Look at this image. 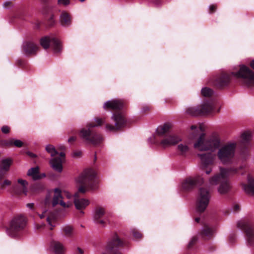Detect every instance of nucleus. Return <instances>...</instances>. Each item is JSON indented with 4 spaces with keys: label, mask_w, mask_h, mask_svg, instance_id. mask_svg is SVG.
Segmentation results:
<instances>
[{
    "label": "nucleus",
    "mask_w": 254,
    "mask_h": 254,
    "mask_svg": "<svg viewBox=\"0 0 254 254\" xmlns=\"http://www.w3.org/2000/svg\"><path fill=\"white\" fill-rule=\"evenodd\" d=\"M1 131L4 134H8L10 132V128L7 126H3L1 128Z\"/></svg>",
    "instance_id": "43"
},
{
    "label": "nucleus",
    "mask_w": 254,
    "mask_h": 254,
    "mask_svg": "<svg viewBox=\"0 0 254 254\" xmlns=\"http://www.w3.org/2000/svg\"><path fill=\"white\" fill-rule=\"evenodd\" d=\"M46 150L47 152L50 154L51 156L52 157L55 156L58 153V151L56 150L55 147L51 144L46 146Z\"/></svg>",
    "instance_id": "34"
},
{
    "label": "nucleus",
    "mask_w": 254,
    "mask_h": 254,
    "mask_svg": "<svg viewBox=\"0 0 254 254\" xmlns=\"http://www.w3.org/2000/svg\"><path fill=\"white\" fill-rule=\"evenodd\" d=\"M79 253V247H78L77 248L76 254H78Z\"/></svg>",
    "instance_id": "60"
},
{
    "label": "nucleus",
    "mask_w": 254,
    "mask_h": 254,
    "mask_svg": "<svg viewBox=\"0 0 254 254\" xmlns=\"http://www.w3.org/2000/svg\"><path fill=\"white\" fill-rule=\"evenodd\" d=\"M201 238L205 240H208L212 239L214 236V231L206 224H204L203 228L199 232Z\"/></svg>",
    "instance_id": "22"
},
{
    "label": "nucleus",
    "mask_w": 254,
    "mask_h": 254,
    "mask_svg": "<svg viewBox=\"0 0 254 254\" xmlns=\"http://www.w3.org/2000/svg\"><path fill=\"white\" fill-rule=\"evenodd\" d=\"M96 175V171L92 168L86 169L80 174V193L97 189Z\"/></svg>",
    "instance_id": "6"
},
{
    "label": "nucleus",
    "mask_w": 254,
    "mask_h": 254,
    "mask_svg": "<svg viewBox=\"0 0 254 254\" xmlns=\"http://www.w3.org/2000/svg\"><path fill=\"white\" fill-rule=\"evenodd\" d=\"M204 182L200 177L186 178L182 184V188L184 191H190L194 189L197 185Z\"/></svg>",
    "instance_id": "15"
},
{
    "label": "nucleus",
    "mask_w": 254,
    "mask_h": 254,
    "mask_svg": "<svg viewBox=\"0 0 254 254\" xmlns=\"http://www.w3.org/2000/svg\"><path fill=\"white\" fill-rule=\"evenodd\" d=\"M198 240V237L197 236H194L193 237L190 241L189 243L188 244L187 246V249L188 250L191 249L193 246L196 244V242Z\"/></svg>",
    "instance_id": "37"
},
{
    "label": "nucleus",
    "mask_w": 254,
    "mask_h": 254,
    "mask_svg": "<svg viewBox=\"0 0 254 254\" xmlns=\"http://www.w3.org/2000/svg\"><path fill=\"white\" fill-rule=\"evenodd\" d=\"M43 3H44V6L43 8V12L45 14H48L49 13H51L52 10V7L47 4V2L48 0H42Z\"/></svg>",
    "instance_id": "36"
},
{
    "label": "nucleus",
    "mask_w": 254,
    "mask_h": 254,
    "mask_svg": "<svg viewBox=\"0 0 254 254\" xmlns=\"http://www.w3.org/2000/svg\"><path fill=\"white\" fill-rule=\"evenodd\" d=\"M76 137H75L74 136H72L69 138L68 141L70 143H72L76 140Z\"/></svg>",
    "instance_id": "48"
},
{
    "label": "nucleus",
    "mask_w": 254,
    "mask_h": 254,
    "mask_svg": "<svg viewBox=\"0 0 254 254\" xmlns=\"http://www.w3.org/2000/svg\"><path fill=\"white\" fill-rule=\"evenodd\" d=\"M105 211L103 207L98 206L96 207L94 215V221L102 226H104L107 222H109L108 217L105 215Z\"/></svg>",
    "instance_id": "16"
},
{
    "label": "nucleus",
    "mask_w": 254,
    "mask_h": 254,
    "mask_svg": "<svg viewBox=\"0 0 254 254\" xmlns=\"http://www.w3.org/2000/svg\"><path fill=\"white\" fill-rule=\"evenodd\" d=\"M250 65L254 70V60H252L251 62Z\"/></svg>",
    "instance_id": "56"
},
{
    "label": "nucleus",
    "mask_w": 254,
    "mask_h": 254,
    "mask_svg": "<svg viewBox=\"0 0 254 254\" xmlns=\"http://www.w3.org/2000/svg\"><path fill=\"white\" fill-rule=\"evenodd\" d=\"M23 145V143L21 140L13 138L8 140H0V146L3 147H10L12 146L21 147Z\"/></svg>",
    "instance_id": "23"
},
{
    "label": "nucleus",
    "mask_w": 254,
    "mask_h": 254,
    "mask_svg": "<svg viewBox=\"0 0 254 254\" xmlns=\"http://www.w3.org/2000/svg\"><path fill=\"white\" fill-rule=\"evenodd\" d=\"M240 210V206L238 204H235L233 206V210L235 212H238Z\"/></svg>",
    "instance_id": "47"
},
{
    "label": "nucleus",
    "mask_w": 254,
    "mask_h": 254,
    "mask_svg": "<svg viewBox=\"0 0 254 254\" xmlns=\"http://www.w3.org/2000/svg\"><path fill=\"white\" fill-rule=\"evenodd\" d=\"M11 185V181L8 180H4L3 181H1L0 183V186L1 189H3L6 187L9 186Z\"/></svg>",
    "instance_id": "40"
},
{
    "label": "nucleus",
    "mask_w": 254,
    "mask_h": 254,
    "mask_svg": "<svg viewBox=\"0 0 254 254\" xmlns=\"http://www.w3.org/2000/svg\"><path fill=\"white\" fill-rule=\"evenodd\" d=\"M26 225V220L24 216H16L11 220L7 233L12 238H17L20 235Z\"/></svg>",
    "instance_id": "9"
},
{
    "label": "nucleus",
    "mask_w": 254,
    "mask_h": 254,
    "mask_svg": "<svg viewBox=\"0 0 254 254\" xmlns=\"http://www.w3.org/2000/svg\"><path fill=\"white\" fill-rule=\"evenodd\" d=\"M64 235L66 237H71L73 232V228L70 225H66L62 228Z\"/></svg>",
    "instance_id": "31"
},
{
    "label": "nucleus",
    "mask_w": 254,
    "mask_h": 254,
    "mask_svg": "<svg viewBox=\"0 0 254 254\" xmlns=\"http://www.w3.org/2000/svg\"><path fill=\"white\" fill-rule=\"evenodd\" d=\"M26 206L27 207L29 208L31 210H34V203H27L26 204Z\"/></svg>",
    "instance_id": "50"
},
{
    "label": "nucleus",
    "mask_w": 254,
    "mask_h": 254,
    "mask_svg": "<svg viewBox=\"0 0 254 254\" xmlns=\"http://www.w3.org/2000/svg\"><path fill=\"white\" fill-rule=\"evenodd\" d=\"M190 128H191V129L193 130V129H195L197 128V127L195 125H192L191 126Z\"/></svg>",
    "instance_id": "58"
},
{
    "label": "nucleus",
    "mask_w": 254,
    "mask_h": 254,
    "mask_svg": "<svg viewBox=\"0 0 254 254\" xmlns=\"http://www.w3.org/2000/svg\"><path fill=\"white\" fill-rule=\"evenodd\" d=\"M234 76L242 79L249 87L254 86V72L245 65H241L238 72H221L214 78L213 85L218 89L227 88L230 86Z\"/></svg>",
    "instance_id": "2"
},
{
    "label": "nucleus",
    "mask_w": 254,
    "mask_h": 254,
    "mask_svg": "<svg viewBox=\"0 0 254 254\" xmlns=\"http://www.w3.org/2000/svg\"><path fill=\"white\" fill-rule=\"evenodd\" d=\"M237 227L243 231L247 245L254 252V225L248 220H241L237 223Z\"/></svg>",
    "instance_id": "11"
},
{
    "label": "nucleus",
    "mask_w": 254,
    "mask_h": 254,
    "mask_svg": "<svg viewBox=\"0 0 254 254\" xmlns=\"http://www.w3.org/2000/svg\"><path fill=\"white\" fill-rule=\"evenodd\" d=\"M38 215H39V217L41 218V219H43L44 218L45 216H46V211H44L43 212L42 214H38Z\"/></svg>",
    "instance_id": "55"
},
{
    "label": "nucleus",
    "mask_w": 254,
    "mask_h": 254,
    "mask_svg": "<svg viewBox=\"0 0 254 254\" xmlns=\"http://www.w3.org/2000/svg\"><path fill=\"white\" fill-rule=\"evenodd\" d=\"M128 243L122 240L119 236L115 234L112 239L109 242L106 249V252L103 254H122L118 248L127 247Z\"/></svg>",
    "instance_id": "13"
},
{
    "label": "nucleus",
    "mask_w": 254,
    "mask_h": 254,
    "mask_svg": "<svg viewBox=\"0 0 254 254\" xmlns=\"http://www.w3.org/2000/svg\"><path fill=\"white\" fill-rule=\"evenodd\" d=\"M42 188V185L39 184H35L32 185L31 189L33 192H37L41 190Z\"/></svg>",
    "instance_id": "39"
},
{
    "label": "nucleus",
    "mask_w": 254,
    "mask_h": 254,
    "mask_svg": "<svg viewBox=\"0 0 254 254\" xmlns=\"http://www.w3.org/2000/svg\"><path fill=\"white\" fill-rule=\"evenodd\" d=\"M210 197V192L208 188L202 187L199 189L196 203V211L200 217L195 218L196 222L199 223L202 213L206 210Z\"/></svg>",
    "instance_id": "8"
},
{
    "label": "nucleus",
    "mask_w": 254,
    "mask_h": 254,
    "mask_svg": "<svg viewBox=\"0 0 254 254\" xmlns=\"http://www.w3.org/2000/svg\"><path fill=\"white\" fill-rule=\"evenodd\" d=\"M104 122V120L96 118L95 122H92L88 124V129H80V136H82L86 144L94 146L100 145L103 141V137L100 133L94 131L92 128L100 126Z\"/></svg>",
    "instance_id": "5"
},
{
    "label": "nucleus",
    "mask_w": 254,
    "mask_h": 254,
    "mask_svg": "<svg viewBox=\"0 0 254 254\" xmlns=\"http://www.w3.org/2000/svg\"><path fill=\"white\" fill-rule=\"evenodd\" d=\"M199 128H200V130L203 131V128L201 126H200Z\"/></svg>",
    "instance_id": "62"
},
{
    "label": "nucleus",
    "mask_w": 254,
    "mask_h": 254,
    "mask_svg": "<svg viewBox=\"0 0 254 254\" xmlns=\"http://www.w3.org/2000/svg\"><path fill=\"white\" fill-rule=\"evenodd\" d=\"M12 160L10 158H6L1 160L0 164V169L8 171L12 164Z\"/></svg>",
    "instance_id": "29"
},
{
    "label": "nucleus",
    "mask_w": 254,
    "mask_h": 254,
    "mask_svg": "<svg viewBox=\"0 0 254 254\" xmlns=\"http://www.w3.org/2000/svg\"><path fill=\"white\" fill-rule=\"evenodd\" d=\"M51 248L55 254H64L65 253L64 246L59 242L53 241L51 243Z\"/></svg>",
    "instance_id": "27"
},
{
    "label": "nucleus",
    "mask_w": 254,
    "mask_h": 254,
    "mask_svg": "<svg viewBox=\"0 0 254 254\" xmlns=\"http://www.w3.org/2000/svg\"><path fill=\"white\" fill-rule=\"evenodd\" d=\"M236 147V142H228L222 146L217 153V156L221 162L223 164L231 162L235 154Z\"/></svg>",
    "instance_id": "10"
},
{
    "label": "nucleus",
    "mask_w": 254,
    "mask_h": 254,
    "mask_svg": "<svg viewBox=\"0 0 254 254\" xmlns=\"http://www.w3.org/2000/svg\"><path fill=\"white\" fill-rule=\"evenodd\" d=\"M96 160H97V157H96V153H95V155H94V160H93L94 163H95L96 162Z\"/></svg>",
    "instance_id": "59"
},
{
    "label": "nucleus",
    "mask_w": 254,
    "mask_h": 254,
    "mask_svg": "<svg viewBox=\"0 0 254 254\" xmlns=\"http://www.w3.org/2000/svg\"><path fill=\"white\" fill-rule=\"evenodd\" d=\"M201 94L204 97H211L214 94L213 90L208 87H204L201 89Z\"/></svg>",
    "instance_id": "33"
},
{
    "label": "nucleus",
    "mask_w": 254,
    "mask_h": 254,
    "mask_svg": "<svg viewBox=\"0 0 254 254\" xmlns=\"http://www.w3.org/2000/svg\"><path fill=\"white\" fill-rule=\"evenodd\" d=\"M80 254H82L83 253V251L81 249H80Z\"/></svg>",
    "instance_id": "61"
},
{
    "label": "nucleus",
    "mask_w": 254,
    "mask_h": 254,
    "mask_svg": "<svg viewBox=\"0 0 254 254\" xmlns=\"http://www.w3.org/2000/svg\"><path fill=\"white\" fill-rule=\"evenodd\" d=\"M12 5V2L10 1H6L3 3V6L4 7H7Z\"/></svg>",
    "instance_id": "53"
},
{
    "label": "nucleus",
    "mask_w": 254,
    "mask_h": 254,
    "mask_svg": "<svg viewBox=\"0 0 254 254\" xmlns=\"http://www.w3.org/2000/svg\"><path fill=\"white\" fill-rule=\"evenodd\" d=\"M189 151V148L188 145L183 144H180L178 146V152L182 156H185Z\"/></svg>",
    "instance_id": "30"
},
{
    "label": "nucleus",
    "mask_w": 254,
    "mask_h": 254,
    "mask_svg": "<svg viewBox=\"0 0 254 254\" xmlns=\"http://www.w3.org/2000/svg\"><path fill=\"white\" fill-rule=\"evenodd\" d=\"M131 232L134 239L138 240L142 238V234L137 230L133 229Z\"/></svg>",
    "instance_id": "38"
},
{
    "label": "nucleus",
    "mask_w": 254,
    "mask_h": 254,
    "mask_svg": "<svg viewBox=\"0 0 254 254\" xmlns=\"http://www.w3.org/2000/svg\"><path fill=\"white\" fill-rule=\"evenodd\" d=\"M18 184L12 186V191L16 194H26L27 192L28 183L21 179L18 180Z\"/></svg>",
    "instance_id": "19"
},
{
    "label": "nucleus",
    "mask_w": 254,
    "mask_h": 254,
    "mask_svg": "<svg viewBox=\"0 0 254 254\" xmlns=\"http://www.w3.org/2000/svg\"><path fill=\"white\" fill-rule=\"evenodd\" d=\"M16 64L19 67H23L26 65V62L23 60L19 59L16 62Z\"/></svg>",
    "instance_id": "41"
},
{
    "label": "nucleus",
    "mask_w": 254,
    "mask_h": 254,
    "mask_svg": "<svg viewBox=\"0 0 254 254\" xmlns=\"http://www.w3.org/2000/svg\"><path fill=\"white\" fill-rule=\"evenodd\" d=\"M89 203L90 201L88 199L80 198V217L84 213L83 209L86 207Z\"/></svg>",
    "instance_id": "32"
},
{
    "label": "nucleus",
    "mask_w": 254,
    "mask_h": 254,
    "mask_svg": "<svg viewBox=\"0 0 254 254\" xmlns=\"http://www.w3.org/2000/svg\"><path fill=\"white\" fill-rule=\"evenodd\" d=\"M171 124L167 123L162 126H159L156 129L158 136L162 138L160 144L163 147L175 145L181 140L180 137L171 133Z\"/></svg>",
    "instance_id": "7"
},
{
    "label": "nucleus",
    "mask_w": 254,
    "mask_h": 254,
    "mask_svg": "<svg viewBox=\"0 0 254 254\" xmlns=\"http://www.w3.org/2000/svg\"><path fill=\"white\" fill-rule=\"evenodd\" d=\"M61 190L56 188L54 190V195L51 203L53 207H55L58 204H60L64 208L69 207L71 205V203H66L63 200V196L61 194Z\"/></svg>",
    "instance_id": "18"
},
{
    "label": "nucleus",
    "mask_w": 254,
    "mask_h": 254,
    "mask_svg": "<svg viewBox=\"0 0 254 254\" xmlns=\"http://www.w3.org/2000/svg\"><path fill=\"white\" fill-rule=\"evenodd\" d=\"M79 181V179H78V178L76 179V182H77V183L78 184V182Z\"/></svg>",
    "instance_id": "64"
},
{
    "label": "nucleus",
    "mask_w": 254,
    "mask_h": 254,
    "mask_svg": "<svg viewBox=\"0 0 254 254\" xmlns=\"http://www.w3.org/2000/svg\"><path fill=\"white\" fill-rule=\"evenodd\" d=\"M215 108V102L210 101L200 106L188 108L187 109V113L193 116L207 115L213 113Z\"/></svg>",
    "instance_id": "12"
},
{
    "label": "nucleus",
    "mask_w": 254,
    "mask_h": 254,
    "mask_svg": "<svg viewBox=\"0 0 254 254\" xmlns=\"http://www.w3.org/2000/svg\"><path fill=\"white\" fill-rule=\"evenodd\" d=\"M27 175L31 177L34 180H38L43 179L46 177L44 173L40 174L39 172V168L35 167L28 170Z\"/></svg>",
    "instance_id": "24"
},
{
    "label": "nucleus",
    "mask_w": 254,
    "mask_h": 254,
    "mask_svg": "<svg viewBox=\"0 0 254 254\" xmlns=\"http://www.w3.org/2000/svg\"><path fill=\"white\" fill-rule=\"evenodd\" d=\"M69 0H58V4L59 5L66 6L69 4Z\"/></svg>",
    "instance_id": "42"
},
{
    "label": "nucleus",
    "mask_w": 254,
    "mask_h": 254,
    "mask_svg": "<svg viewBox=\"0 0 254 254\" xmlns=\"http://www.w3.org/2000/svg\"><path fill=\"white\" fill-rule=\"evenodd\" d=\"M242 186L247 194L254 195V178L250 175L248 176L247 183H242Z\"/></svg>",
    "instance_id": "21"
},
{
    "label": "nucleus",
    "mask_w": 254,
    "mask_h": 254,
    "mask_svg": "<svg viewBox=\"0 0 254 254\" xmlns=\"http://www.w3.org/2000/svg\"><path fill=\"white\" fill-rule=\"evenodd\" d=\"M54 218L51 217L49 216H48L47 218V221L48 223V224L51 226L50 230H53V228L55 227L54 225H53L52 224V220H54Z\"/></svg>",
    "instance_id": "45"
},
{
    "label": "nucleus",
    "mask_w": 254,
    "mask_h": 254,
    "mask_svg": "<svg viewBox=\"0 0 254 254\" xmlns=\"http://www.w3.org/2000/svg\"><path fill=\"white\" fill-rule=\"evenodd\" d=\"M215 249V247H212V249L210 250L211 251H213Z\"/></svg>",
    "instance_id": "63"
},
{
    "label": "nucleus",
    "mask_w": 254,
    "mask_h": 254,
    "mask_svg": "<svg viewBox=\"0 0 254 254\" xmlns=\"http://www.w3.org/2000/svg\"><path fill=\"white\" fill-rule=\"evenodd\" d=\"M40 43L44 49H48L51 46L57 54L60 53L62 50L61 42L55 37L45 36L40 39Z\"/></svg>",
    "instance_id": "14"
},
{
    "label": "nucleus",
    "mask_w": 254,
    "mask_h": 254,
    "mask_svg": "<svg viewBox=\"0 0 254 254\" xmlns=\"http://www.w3.org/2000/svg\"><path fill=\"white\" fill-rule=\"evenodd\" d=\"M251 135L249 132H244L241 135V147L244 150H247L250 146Z\"/></svg>",
    "instance_id": "25"
},
{
    "label": "nucleus",
    "mask_w": 254,
    "mask_h": 254,
    "mask_svg": "<svg viewBox=\"0 0 254 254\" xmlns=\"http://www.w3.org/2000/svg\"><path fill=\"white\" fill-rule=\"evenodd\" d=\"M246 172L245 165H242L239 167L221 168L220 173L210 178L209 182L212 185L219 184L218 191L221 194H225L227 193L231 189L229 178L235 175H244Z\"/></svg>",
    "instance_id": "4"
},
{
    "label": "nucleus",
    "mask_w": 254,
    "mask_h": 254,
    "mask_svg": "<svg viewBox=\"0 0 254 254\" xmlns=\"http://www.w3.org/2000/svg\"><path fill=\"white\" fill-rule=\"evenodd\" d=\"M26 154L27 155H28L29 157H30L31 158H35L36 157L35 154H34V153H33L30 151H27L26 152Z\"/></svg>",
    "instance_id": "52"
},
{
    "label": "nucleus",
    "mask_w": 254,
    "mask_h": 254,
    "mask_svg": "<svg viewBox=\"0 0 254 254\" xmlns=\"http://www.w3.org/2000/svg\"><path fill=\"white\" fill-rule=\"evenodd\" d=\"M65 157L64 152H61L59 157H57L51 159L50 164L52 168L58 172H61L63 170L62 162Z\"/></svg>",
    "instance_id": "20"
},
{
    "label": "nucleus",
    "mask_w": 254,
    "mask_h": 254,
    "mask_svg": "<svg viewBox=\"0 0 254 254\" xmlns=\"http://www.w3.org/2000/svg\"><path fill=\"white\" fill-rule=\"evenodd\" d=\"M229 240L230 243L234 242L235 240V236L234 235H232L229 236Z\"/></svg>",
    "instance_id": "49"
},
{
    "label": "nucleus",
    "mask_w": 254,
    "mask_h": 254,
    "mask_svg": "<svg viewBox=\"0 0 254 254\" xmlns=\"http://www.w3.org/2000/svg\"><path fill=\"white\" fill-rule=\"evenodd\" d=\"M124 102L120 100H113L105 103L104 108L105 110L115 111L112 117L114 124H107V130L116 132L129 126L130 121L121 112L124 108Z\"/></svg>",
    "instance_id": "3"
},
{
    "label": "nucleus",
    "mask_w": 254,
    "mask_h": 254,
    "mask_svg": "<svg viewBox=\"0 0 254 254\" xmlns=\"http://www.w3.org/2000/svg\"><path fill=\"white\" fill-rule=\"evenodd\" d=\"M220 140L215 137L205 139V134L202 133L194 143L195 148L200 151L211 150V152L198 153V156L201 160V167L206 170L205 173L209 174L211 172V166L214 162L215 155L212 151L220 146Z\"/></svg>",
    "instance_id": "1"
},
{
    "label": "nucleus",
    "mask_w": 254,
    "mask_h": 254,
    "mask_svg": "<svg viewBox=\"0 0 254 254\" xmlns=\"http://www.w3.org/2000/svg\"><path fill=\"white\" fill-rule=\"evenodd\" d=\"M77 192L74 194L73 196L69 192L67 191H64V194L66 196V197L70 199L71 197H73L74 205L76 208L77 210H79V187L77 186Z\"/></svg>",
    "instance_id": "28"
},
{
    "label": "nucleus",
    "mask_w": 254,
    "mask_h": 254,
    "mask_svg": "<svg viewBox=\"0 0 254 254\" xmlns=\"http://www.w3.org/2000/svg\"><path fill=\"white\" fill-rule=\"evenodd\" d=\"M45 226V224H42V225L37 224L36 226V228L38 230H40L41 229L44 228Z\"/></svg>",
    "instance_id": "54"
},
{
    "label": "nucleus",
    "mask_w": 254,
    "mask_h": 254,
    "mask_svg": "<svg viewBox=\"0 0 254 254\" xmlns=\"http://www.w3.org/2000/svg\"><path fill=\"white\" fill-rule=\"evenodd\" d=\"M74 157H78L79 156V152H74L73 154Z\"/></svg>",
    "instance_id": "57"
},
{
    "label": "nucleus",
    "mask_w": 254,
    "mask_h": 254,
    "mask_svg": "<svg viewBox=\"0 0 254 254\" xmlns=\"http://www.w3.org/2000/svg\"><path fill=\"white\" fill-rule=\"evenodd\" d=\"M217 9V6L215 4H212L209 6V13H214Z\"/></svg>",
    "instance_id": "46"
},
{
    "label": "nucleus",
    "mask_w": 254,
    "mask_h": 254,
    "mask_svg": "<svg viewBox=\"0 0 254 254\" xmlns=\"http://www.w3.org/2000/svg\"><path fill=\"white\" fill-rule=\"evenodd\" d=\"M47 18V24L50 27L53 26L55 23L54 14L51 13L49 17Z\"/></svg>",
    "instance_id": "35"
},
{
    "label": "nucleus",
    "mask_w": 254,
    "mask_h": 254,
    "mask_svg": "<svg viewBox=\"0 0 254 254\" xmlns=\"http://www.w3.org/2000/svg\"><path fill=\"white\" fill-rule=\"evenodd\" d=\"M72 18L69 13L63 11L60 15V21L61 25L64 27H67L71 23Z\"/></svg>",
    "instance_id": "26"
},
{
    "label": "nucleus",
    "mask_w": 254,
    "mask_h": 254,
    "mask_svg": "<svg viewBox=\"0 0 254 254\" xmlns=\"http://www.w3.org/2000/svg\"><path fill=\"white\" fill-rule=\"evenodd\" d=\"M39 47L31 41H26L22 47V52L27 56L30 57L36 55Z\"/></svg>",
    "instance_id": "17"
},
{
    "label": "nucleus",
    "mask_w": 254,
    "mask_h": 254,
    "mask_svg": "<svg viewBox=\"0 0 254 254\" xmlns=\"http://www.w3.org/2000/svg\"><path fill=\"white\" fill-rule=\"evenodd\" d=\"M151 109V107L149 105H144L142 108V112L144 113H148Z\"/></svg>",
    "instance_id": "44"
},
{
    "label": "nucleus",
    "mask_w": 254,
    "mask_h": 254,
    "mask_svg": "<svg viewBox=\"0 0 254 254\" xmlns=\"http://www.w3.org/2000/svg\"><path fill=\"white\" fill-rule=\"evenodd\" d=\"M50 200H51V198H50V196L49 195H47L46 197V199H45V204L46 205H49V203H50Z\"/></svg>",
    "instance_id": "51"
}]
</instances>
